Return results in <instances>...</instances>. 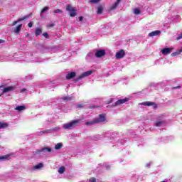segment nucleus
<instances>
[{"label": "nucleus", "instance_id": "44", "mask_svg": "<svg viewBox=\"0 0 182 182\" xmlns=\"http://www.w3.org/2000/svg\"><path fill=\"white\" fill-rule=\"evenodd\" d=\"M42 133H48V130L43 131Z\"/></svg>", "mask_w": 182, "mask_h": 182}, {"label": "nucleus", "instance_id": "21", "mask_svg": "<svg viewBox=\"0 0 182 182\" xmlns=\"http://www.w3.org/2000/svg\"><path fill=\"white\" fill-rule=\"evenodd\" d=\"M41 33H42V28H36L35 31L36 36H39Z\"/></svg>", "mask_w": 182, "mask_h": 182}, {"label": "nucleus", "instance_id": "38", "mask_svg": "<svg viewBox=\"0 0 182 182\" xmlns=\"http://www.w3.org/2000/svg\"><path fill=\"white\" fill-rule=\"evenodd\" d=\"M23 92H26V88H23L21 90V93H23Z\"/></svg>", "mask_w": 182, "mask_h": 182}, {"label": "nucleus", "instance_id": "31", "mask_svg": "<svg viewBox=\"0 0 182 182\" xmlns=\"http://www.w3.org/2000/svg\"><path fill=\"white\" fill-rule=\"evenodd\" d=\"M35 153H36V154H42V153H43V151H42V149H36L35 151Z\"/></svg>", "mask_w": 182, "mask_h": 182}, {"label": "nucleus", "instance_id": "35", "mask_svg": "<svg viewBox=\"0 0 182 182\" xmlns=\"http://www.w3.org/2000/svg\"><path fill=\"white\" fill-rule=\"evenodd\" d=\"M96 181V178L92 177L90 179V182H95Z\"/></svg>", "mask_w": 182, "mask_h": 182}, {"label": "nucleus", "instance_id": "40", "mask_svg": "<svg viewBox=\"0 0 182 182\" xmlns=\"http://www.w3.org/2000/svg\"><path fill=\"white\" fill-rule=\"evenodd\" d=\"M5 43V40L0 39V44Z\"/></svg>", "mask_w": 182, "mask_h": 182}, {"label": "nucleus", "instance_id": "23", "mask_svg": "<svg viewBox=\"0 0 182 182\" xmlns=\"http://www.w3.org/2000/svg\"><path fill=\"white\" fill-rule=\"evenodd\" d=\"M97 122H96V119H95L92 122H87L86 125L87 126H92V124H96Z\"/></svg>", "mask_w": 182, "mask_h": 182}, {"label": "nucleus", "instance_id": "14", "mask_svg": "<svg viewBox=\"0 0 182 182\" xmlns=\"http://www.w3.org/2000/svg\"><path fill=\"white\" fill-rule=\"evenodd\" d=\"M21 29H22V24H19L14 28V33H19L21 32Z\"/></svg>", "mask_w": 182, "mask_h": 182}, {"label": "nucleus", "instance_id": "9", "mask_svg": "<svg viewBox=\"0 0 182 182\" xmlns=\"http://www.w3.org/2000/svg\"><path fill=\"white\" fill-rule=\"evenodd\" d=\"M106 55V51L105 50H97L95 53L96 58H102Z\"/></svg>", "mask_w": 182, "mask_h": 182}, {"label": "nucleus", "instance_id": "11", "mask_svg": "<svg viewBox=\"0 0 182 182\" xmlns=\"http://www.w3.org/2000/svg\"><path fill=\"white\" fill-rule=\"evenodd\" d=\"M76 76V73L75 72H70L68 73L66 75L67 80H70V79H73Z\"/></svg>", "mask_w": 182, "mask_h": 182}, {"label": "nucleus", "instance_id": "37", "mask_svg": "<svg viewBox=\"0 0 182 182\" xmlns=\"http://www.w3.org/2000/svg\"><path fill=\"white\" fill-rule=\"evenodd\" d=\"M18 22H19V21H14L12 23V26H15V25H16V23H18Z\"/></svg>", "mask_w": 182, "mask_h": 182}, {"label": "nucleus", "instance_id": "7", "mask_svg": "<svg viewBox=\"0 0 182 182\" xmlns=\"http://www.w3.org/2000/svg\"><path fill=\"white\" fill-rule=\"evenodd\" d=\"M99 117V119H95V123L98 124L106 122V114H100Z\"/></svg>", "mask_w": 182, "mask_h": 182}, {"label": "nucleus", "instance_id": "24", "mask_svg": "<svg viewBox=\"0 0 182 182\" xmlns=\"http://www.w3.org/2000/svg\"><path fill=\"white\" fill-rule=\"evenodd\" d=\"M58 173L60 174H63L65 173V166H61L58 169Z\"/></svg>", "mask_w": 182, "mask_h": 182}, {"label": "nucleus", "instance_id": "6", "mask_svg": "<svg viewBox=\"0 0 182 182\" xmlns=\"http://www.w3.org/2000/svg\"><path fill=\"white\" fill-rule=\"evenodd\" d=\"M141 106H148V107H150V106H153L154 107V110H156V109H157V104H156V102H141Z\"/></svg>", "mask_w": 182, "mask_h": 182}, {"label": "nucleus", "instance_id": "45", "mask_svg": "<svg viewBox=\"0 0 182 182\" xmlns=\"http://www.w3.org/2000/svg\"><path fill=\"white\" fill-rule=\"evenodd\" d=\"M95 107H96V106H92V107H91V109H95Z\"/></svg>", "mask_w": 182, "mask_h": 182}, {"label": "nucleus", "instance_id": "12", "mask_svg": "<svg viewBox=\"0 0 182 182\" xmlns=\"http://www.w3.org/2000/svg\"><path fill=\"white\" fill-rule=\"evenodd\" d=\"M160 33H161V31L156 30L149 33V36H151V37L157 36L158 35H160Z\"/></svg>", "mask_w": 182, "mask_h": 182}, {"label": "nucleus", "instance_id": "15", "mask_svg": "<svg viewBox=\"0 0 182 182\" xmlns=\"http://www.w3.org/2000/svg\"><path fill=\"white\" fill-rule=\"evenodd\" d=\"M12 156H14V154H6L3 156H1L0 161H1V160H8V159H9V157H11Z\"/></svg>", "mask_w": 182, "mask_h": 182}, {"label": "nucleus", "instance_id": "41", "mask_svg": "<svg viewBox=\"0 0 182 182\" xmlns=\"http://www.w3.org/2000/svg\"><path fill=\"white\" fill-rule=\"evenodd\" d=\"M173 89H181V86L173 87Z\"/></svg>", "mask_w": 182, "mask_h": 182}, {"label": "nucleus", "instance_id": "29", "mask_svg": "<svg viewBox=\"0 0 182 182\" xmlns=\"http://www.w3.org/2000/svg\"><path fill=\"white\" fill-rule=\"evenodd\" d=\"M54 14H63V11L60 9L54 10Z\"/></svg>", "mask_w": 182, "mask_h": 182}, {"label": "nucleus", "instance_id": "18", "mask_svg": "<svg viewBox=\"0 0 182 182\" xmlns=\"http://www.w3.org/2000/svg\"><path fill=\"white\" fill-rule=\"evenodd\" d=\"M122 1V0H117L111 7V9H116V8H117V6H119V4H120V2Z\"/></svg>", "mask_w": 182, "mask_h": 182}, {"label": "nucleus", "instance_id": "5", "mask_svg": "<svg viewBox=\"0 0 182 182\" xmlns=\"http://www.w3.org/2000/svg\"><path fill=\"white\" fill-rule=\"evenodd\" d=\"M126 102H129V98L126 97L118 100L114 105H112V107H116V106H119V105H124V103H126Z\"/></svg>", "mask_w": 182, "mask_h": 182}, {"label": "nucleus", "instance_id": "46", "mask_svg": "<svg viewBox=\"0 0 182 182\" xmlns=\"http://www.w3.org/2000/svg\"><path fill=\"white\" fill-rule=\"evenodd\" d=\"M181 52H182V48H181Z\"/></svg>", "mask_w": 182, "mask_h": 182}, {"label": "nucleus", "instance_id": "13", "mask_svg": "<svg viewBox=\"0 0 182 182\" xmlns=\"http://www.w3.org/2000/svg\"><path fill=\"white\" fill-rule=\"evenodd\" d=\"M103 9H104L103 6H102V5L98 6L97 11V15H102V14L103 13Z\"/></svg>", "mask_w": 182, "mask_h": 182}, {"label": "nucleus", "instance_id": "27", "mask_svg": "<svg viewBox=\"0 0 182 182\" xmlns=\"http://www.w3.org/2000/svg\"><path fill=\"white\" fill-rule=\"evenodd\" d=\"M5 127H8V124H6V123H1L0 124V129H5Z\"/></svg>", "mask_w": 182, "mask_h": 182}, {"label": "nucleus", "instance_id": "2", "mask_svg": "<svg viewBox=\"0 0 182 182\" xmlns=\"http://www.w3.org/2000/svg\"><path fill=\"white\" fill-rule=\"evenodd\" d=\"M6 85H0V89H3V92L0 94V96H2L4 93H8L9 92H12L13 90H15L16 89V87L15 86H9L7 87H5Z\"/></svg>", "mask_w": 182, "mask_h": 182}, {"label": "nucleus", "instance_id": "26", "mask_svg": "<svg viewBox=\"0 0 182 182\" xmlns=\"http://www.w3.org/2000/svg\"><path fill=\"white\" fill-rule=\"evenodd\" d=\"M46 11H49V7L45 6L43 9H41V14H45Z\"/></svg>", "mask_w": 182, "mask_h": 182}, {"label": "nucleus", "instance_id": "8", "mask_svg": "<svg viewBox=\"0 0 182 182\" xmlns=\"http://www.w3.org/2000/svg\"><path fill=\"white\" fill-rule=\"evenodd\" d=\"M126 55V52H124V50H120L119 51L117 52L115 55L116 59H123L124 56Z\"/></svg>", "mask_w": 182, "mask_h": 182}, {"label": "nucleus", "instance_id": "1", "mask_svg": "<svg viewBox=\"0 0 182 182\" xmlns=\"http://www.w3.org/2000/svg\"><path fill=\"white\" fill-rule=\"evenodd\" d=\"M80 123V119L77 120H73L70 123L64 124L63 125V127L65 130H72L75 126H77V124H79Z\"/></svg>", "mask_w": 182, "mask_h": 182}, {"label": "nucleus", "instance_id": "30", "mask_svg": "<svg viewBox=\"0 0 182 182\" xmlns=\"http://www.w3.org/2000/svg\"><path fill=\"white\" fill-rule=\"evenodd\" d=\"M134 14H135V15H139L140 9H134Z\"/></svg>", "mask_w": 182, "mask_h": 182}, {"label": "nucleus", "instance_id": "10", "mask_svg": "<svg viewBox=\"0 0 182 182\" xmlns=\"http://www.w3.org/2000/svg\"><path fill=\"white\" fill-rule=\"evenodd\" d=\"M171 50H173V48H165L161 50L162 55H170L171 53Z\"/></svg>", "mask_w": 182, "mask_h": 182}, {"label": "nucleus", "instance_id": "4", "mask_svg": "<svg viewBox=\"0 0 182 182\" xmlns=\"http://www.w3.org/2000/svg\"><path fill=\"white\" fill-rule=\"evenodd\" d=\"M92 73H93V70H88V71L83 73L77 78L74 80L75 83H76L77 82H79V80H82V79H83V77L90 76V75H92Z\"/></svg>", "mask_w": 182, "mask_h": 182}, {"label": "nucleus", "instance_id": "28", "mask_svg": "<svg viewBox=\"0 0 182 182\" xmlns=\"http://www.w3.org/2000/svg\"><path fill=\"white\" fill-rule=\"evenodd\" d=\"M102 0H89L90 4H98Z\"/></svg>", "mask_w": 182, "mask_h": 182}, {"label": "nucleus", "instance_id": "32", "mask_svg": "<svg viewBox=\"0 0 182 182\" xmlns=\"http://www.w3.org/2000/svg\"><path fill=\"white\" fill-rule=\"evenodd\" d=\"M180 53H181V51L174 52L171 53V56H177V55H180Z\"/></svg>", "mask_w": 182, "mask_h": 182}, {"label": "nucleus", "instance_id": "19", "mask_svg": "<svg viewBox=\"0 0 182 182\" xmlns=\"http://www.w3.org/2000/svg\"><path fill=\"white\" fill-rule=\"evenodd\" d=\"M30 16H31V14L24 16L23 17L20 18L18 20V22H22V21H27V19H28V18H29Z\"/></svg>", "mask_w": 182, "mask_h": 182}, {"label": "nucleus", "instance_id": "16", "mask_svg": "<svg viewBox=\"0 0 182 182\" xmlns=\"http://www.w3.org/2000/svg\"><path fill=\"white\" fill-rule=\"evenodd\" d=\"M26 109V107L25 105H21V106H17L15 108V110H18V112H22V110H25Z\"/></svg>", "mask_w": 182, "mask_h": 182}, {"label": "nucleus", "instance_id": "17", "mask_svg": "<svg viewBox=\"0 0 182 182\" xmlns=\"http://www.w3.org/2000/svg\"><path fill=\"white\" fill-rule=\"evenodd\" d=\"M43 167V164L40 163L33 167V170H39V168H42Z\"/></svg>", "mask_w": 182, "mask_h": 182}, {"label": "nucleus", "instance_id": "25", "mask_svg": "<svg viewBox=\"0 0 182 182\" xmlns=\"http://www.w3.org/2000/svg\"><path fill=\"white\" fill-rule=\"evenodd\" d=\"M164 123V122H163L161 120L157 121L156 122V127H160V126H161V124H163Z\"/></svg>", "mask_w": 182, "mask_h": 182}, {"label": "nucleus", "instance_id": "33", "mask_svg": "<svg viewBox=\"0 0 182 182\" xmlns=\"http://www.w3.org/2000/svg\"><path fill=\"white\" fill-rule=\"evenodd\" d=\"M43 36H44V38H46V39H49V34L48 33H43Z\"/></svg>", "mask_w": 182, "mask_h": 182}, {"label": "nucleus", "instance_id": "39", "mask_svg": "<svg viewBox=\"0 0 182 182\" xmlns=\"http://www.w3.org/2000/svg\"><path fill=\"white\" fill-rule=\"evenodd\" d=\"M77 107H78V108L83 107V105L81 104H79L77 105Z\"/></svg>", "mask_w": 182, "mask_h": 182}, {"label": "nucleus", "instance_id": "34", "mask_svg": "<svg viewBox=\"0 0 182 182\" xmlns=\"http://www.w3.org/2000/svg\"><path fill=\"white\" fill-rule=\"evenodd\" d=\"M63 100H72V98L71 97H63L62 98Z\"/></svg>", "mask_w": 182, "mask_h": 182}, {"label": "nucleus", "instance_id": "43", "mask_svg": "<svg viewBox=\"0 0 182 182\" xmlns=\"http://www.w3.org/2000/svg\"><path fill=\"white\" fill-rule=\"evenodd\" d=\"M48 26H49L50 28H53V24H50Z\"/></svg>", "mask_w": 182, "mask_h": 182}, {"label": "nucleus", "instance_id": "22", "mask_svg": "<svg viewBox=\"0 0 182 182\" xmlns=\"http://www.w3.org/2000/svg\"><path fill=\"white\" fill-rule=\"evenodd\" d=\"M62 147H63V144H62V143H58L55 146V149L59 150V149H62Z\"/></svg>", "mask_w": 182, "mask_h": 182}, {"label": "nucleus", "instance_id": "20", "mask_svg": "<svg viewBox=\"0 0 182 182\" xmlns=\"http://www.w3.org/2000/svg\"><path fill=\"white\" fill-rule=\"evenodd\" d=\"M42 151L43 153H46V151L50 153V151H52V149H50V147H43L42 148Z\"/></svg>", "mask_w": 182, "mask_h": 182}, {"label": "nucleus", "instance_id": "36", "mask_svg": "<svg viewBox=\"0 0 182 182\" xmlns=\"http://www.w3.org/2000/svg\"><path fill=\"white\" fill-rule=\"evenodd\" d=\"M28 28H32L33 26V23L32 22L28 23Z\"/></svg>", "mask_w": 182, "mask_h": 182}, {"label": "nucleus", "instance_id": "42", "mask_svg": "<svg viewBox=\"0 0 182 182\" xmlns=\"http://www.w3.org/2000/svg\"><path fill=\"white\" fill-rule=\"evenodd\" d=\"M80 21H83V17L82 16H80Z\"/></svg>", "mask_w": 182, "mask_h": 182}, {"label": "nucleus", "instance_id": "3", "mask_svg": "<svg viewBox=\"0 0 182 182\" xmlns=\"http://www.w3.org/2000/svg\"><path fill=\"white\" fill-rule=\"evenodd\" d=\"M66 11L70 12V16L71 18H75L77 15V13L76 12V8L73 7L71 4H68L66 6Z\"/></svg>", "mask_w": 182, "mask_h": 182}]
</instances>
